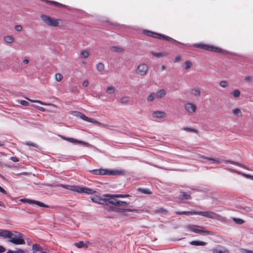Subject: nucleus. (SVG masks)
Instances as JSON below:
<instances>
[{
  "label": "nucleus",
  "mask_w": 253,
  "mask_h": 253,
  "mask_svg": "<svg viewBox=\"0 0 253 253\" xmlns=\"http://www.w3.org/2000/svg\"><path fill=\"white\" fill-rule=\"evenodd\" d=\"M0 192H1L3 194H6V191L0 186Z\"/></svg>",
  "instance_id": "69168bd1"
},
{
  "label": "nucleus",
  "mask_w": 253,
  "mask_h": 253,
  "mask_svg": "<svg viewBox=\"0 0 253 253\" xmlns=\"http://www.w3.org/2000/svg\"><path fill=\"white\" fill-rule=\"evenodd\" d=\"M233 220L237 224H242L244 223V221L243 219L239 218H233Z\"/></svg>",
  "instance_id": "c03bdc74"
},
{
  "label": "nucleus",
  "mask_w": 253,
  "mask_h": 253,
  "mask_svg": "<svg viewBox=\"0 0 253 253\" xmlns=\"http://www.w3.org/2000/svg\"><path fill=\"white\" fill-rule=\"evenodd\" d=\"M117 194H108L104 196L106 197V204L105 205H108L111 204L114 206L113 210L117 212H123V211H136L137 210L135 209H124L123 207H125L127 205V203L126 202L118 200L117 198Z\"/></svg>",
  "instance_id": "f257e3e1"
},
{
  "label": "nucleus",
  "mask_w": 253,
  "mask_h": 253,
  "mask_svg": "<svg viewBox=\"0 0 253 253\" xmlns=\"http://www.w3.org/2000/svg\"><path fill=\"white\" fill-rule=\"evenodd\" d=\"M194 47H199L202 49H204L207 50L213 51L218 53L223 52V50L218 47L214 46L211 45L205 44L202 43L194 44L193 45Z\"/></svg>",
  "instance_id": "6e6552de"
},
{
  "label": "nucleus",
  "mask_w": 253,
  "mask_h": 253,
  "mask_svg": "<svg viewBox=\"0 0 253 253\" xmlns=\"http://www.w3.org/2000/svg\"><path fill=\"white\" fill-rule=\"evenodd\" d=\"M192 65L193 63L190 60H186L184 63V69L187 70L189 69Z\"/></svg>",
  "instance_id": "bb28decb"
},
{
  "label": "nucleus",
  "mask_w": 253,
  "mask_h": 253,
  "mask_svg": "<svg viewBox=\"0 0 253 253\" xmlns=\"http://www.w3.org/2000/svg\"><path fill=\"white\" fill-rule=\"evenodd\" d=\"M183 129L188 132H192L194 133L197 132V130L196 129L189 127H184L183 128Z\"/></svg>",
  "instance_id": "4c0bfd02"
},
{
  "label": "nucleus",
  "mask_w": 253,
  "mask_h": 253,
  "mask_svg": "<svg viewBox=\"0 0 253 253\" xmlns=\"http://www.w3.org/2000/svg\"><path fill=\"white\" fill-rule=\"evenodd\" d=\"M181 60H182L181 56L180 55H177L174 58V62H175V63L178 62L180 61Z\"/></svg>",
  "instance_id": "8fccbe9b"
},
{
  "label": "nucleus",
  "mask_w": 253,
  "mask_h": 253,
  "mask_svg": "<svg viewBox=\"0 0 253 253\" xmlns=\"http://www.w3.org/2000/svg\"><path fill=\"white\" fill-rule=\"evenodd\" d=\"M96 69L99 72L103 71L104 69V65L102 63H99L96 65Z\"/></svg>",
  "instance_id": "473e14b6"
},
{
  "label": "nucleus",
  "mask_w": 253,
  "mask_h": 253,
  "mask_svg": "<svg viewBox=\"0 0 253 253\" xmlns=\"http://www.w3.org/2000/svg\"><path fill=\"white\" fill-rule=\"evenodd\" d=\"M84 121H85L86 122L94 123V124H96L97 125H101V123H100L97 121H96L94 119H91V118H88L87 117H86V118L85 119Z\"/></svg>",
  "instance_id": "72a5a7b5"
},
{
  "label": "nucleus",
  "mask_w": 253,
  "mask_h": 253,
  "mask_svg": "<svg viewBox=\"0 0 253 253\" xmlns=\"http://www.w3.org/2000/svg\"><path fill=\"white\" fill-rule=\"evenodd\" d=\"M106 92L109 94H112L115 92V88L113 86L107 87Z\"/></svg>",
  "instance_id": "79ce46f5"
},
{
  "label": "nucleus",
  "mask_w": 253,
  "mask_h": 253,
  "mask_svg": "<svg viewBox=\"0 0 253 253\" xmlns=\"http://www.w3.org/2000/svg\"><path fill=\"white\" fill-rule=\"evenodd\" d=\"M11 233V232L8 230H1L0 231V237H2L4 238H8L9 239Z\"/></svg>",
  "instance_id": "6ab92c4d"
},
{
  "label": "nucleus",
  "mask_w": 253,
  "mask_h": 253,
  "mask_svg": "<svg viewBox=\"0 0 253 253\" xmlns=\"http://www.w3.org/2000/svg\"><path fill=\"white\" fill-rule=\"evenodd\" d=\"M190 244L194 246H205L206 243L203 241H192L190 242Z\"/></svg>",
  "instance_id": "a878e982"
},
{
  "label": "nucleus",
  "mask_w": 253,
  "mask_h": 253,
  "mask_svg": "<svg viewBox=\"0 0 253 253\" xmlns=\"http://www.w3.org/2000/svg\"><path fill=\"white\" fill-rule=\"evenodd\" d=\"M156 98V94L154 92H151L147 97V100L148 102L153 101Z\"/></svg>",
  "instance_id": "cd10ccee"
},
{
  "label": "nucleus",
  "mask_w": 253,
  "mask_h": 253,
  "mask_svg": "<svg viewBox=\"0 0 253 253\" xmlns=\"http://www.w3.org/2000/svg\"><path fill=\"white\" fill-rule=\"evenodd\" d=\"M61 137L63 139L66 140H68L69 142H70L71 143H80V144L85 145L86 146H88L89 145L86 142H84V141H80V140H78L77 139H75L73 138H67V137H64V136H61Z\"/></svg>",
  "instance_id": "dca6fc26"
},
{
  "label": "nucleus",
  "mask_w": 253,
  "mask_h": 253,
  "mask_svg": "<svg viewBox=\"0 0 253 253\" xmlns=\"http://www.w3.org/2000/svg\"><path fill=\"white\" fill-rule=\"evenodd\" d=\"M33 250L36 252V251H41L42 249L41 248L39 244H34L32 246Z\"/></svg>",
  "instance_id": "ea45409f"
},
{
  "label": "nucleus",
  "mask_w": 253,
  "mask_h": 253,
  "mask_svg": "<svg viewBox=\"0 0 253 253\" xmlns=\"http://www.w3.org/2000/svg\"><path fill=\"white\" fill-rule=\"evenodd\" d=\"M213 253H229L228 251L225 248L217 247L212 250Z\"/></svg>",
  "instance_id": "a211bd4d"
},
{
  "label": "nucleus",
  "mask_w": 253,
  "mask_h": 253,
  "mask_svg": "<svg viewBox=\"0 0 253 253\" xmlns=\"http://www.w3.org/2000/svg\"><path fill=\"white\" fill-rule=\"evenodd\" d=\"M241 252L242 253H253V251L246 249H242Z\"/></svg>",
  "instance_id": "bf43d9fd"
},
{
  "label": "nucleus",
  "mask_w": 253,
  "mask_h": 253,
  "mask_svg": "<svg viewBox=\"0 0 253 253\" xmlns=\"http://www.w3.org/2000/svg\"><path fill=\"white\" fill-rule=\"evenodd\" d=\"M20 201L23 203H27L30 204V201H32V200L27 199H21Z\"/></svg>",
  "instance_id": "052dcab7"
},
{
  "label": "nucleus",
  "mask_w": 253,
  "mask_h": 253,
  "mask_svg": "<svg viewBox=\"0 0 253 253\" xmlns=\"http://www.w3.org/2000/svg\"><path fill=\"white\" fill-rule=\"evenodd\" d=\"M144 34L145 35L154 38L159 39L163 40H166L169 42H173L174 44H180L181 43L172 38L168 37L167 36H165L164 35L158 34L156 33H154L151 31H147V30H144L143 31Z\"/></svg>",
  "instance_id": "39448f33"
},
{
  "label": "nucleus",
  "mask_w": 253,
  "mask_h": 253,
  "mask_svg": "<svg viewBox=\"0 0 253 253\" xmlns=\"http://www.w3.org/2000/svg\"><path fill=\"white\" fill-rule=\"evenodd\" d=\"M89 172L96 175H117L122 173V170H111L106 169H100L89 170Z\"/></svg>",
  "instance_id": "20e7f679"
},
{
  "label": "nucleus",
  "mask_w": 253,
  "mask_h": 253,
  "mask_svg": "<svg viewBox=\"0 0 253 253\" xmlns=\"http://www.w3.org/2000/svg\"><path fill=\"white\" fill-rule=\"evenodd\" d=\"M40 17L47 26L55 27H61L63 25V22L61 19H55L45 14H42Z\"/></svg>",
  "instance_id": "7ed1b4c3"
},
{
  "label": "nucleus",
  "mask_w": 253,
  "mask_h": 253,
  "mask_svg": "<svg viewBox=\"0 0 253 253\" xmlns=\"http://www.w3.org/2000/svg\"><path fill=\"white\" fill-rule=\"evenodd\" d=\"M205 159H206L208 160L211 161V163H212V164H218L221 162H224L225 163H230L232 164L236 165H237L239 166H241V165L238 163L233 162L231 161H229V160H223L219 158L206 157Z\"/></svg>",
  "instance_id": "9b49d317"
},
{
  "label": "nucleus",
  "mask_w": 253,
  "mask_h": 253,
  "mask_svg": "<svg viewBox=\"0 0 253 253\" xmlns=\"http://www.w3.org/2000/svg\"><path fill=\"white\" fill-rule=\"evenodd\" d=\"M20 104L22 105H23V106H27L29 105V103L28 101H26V100H21L20 101Z\"/></svg>",
  "instance_id": "864d4df0"
},
{
  "label": "nucleus",
  "mask_w": 253,
  "mask_h": 253,
  "mask_svg": "<svg viewBox=\"0 0 253 253\" xmlns=\"http://www.w3.org/2000/svg\"><path fill=\"white\" fill-rule=\"evenodd\" d=\"M31 106H32L34 108H36L38 109V110H39L40 111H42V112H44L45 110V109L43 107H40V106L36 105L35 104H32Z\"/></svg>",
  "instance_id": "09e8293b"
},
{
  "label": "nucleus",
  "mask_w": 253,
  "mask_h": 253,
  "mask_svg": "<svg viewBox=\"0 0 253 253\" xmlns=\"http://www.w3.org/2000/svg\"><path fill=\"white\" fill-rule=\"evenodd\" d=\"M5 251V249L1 246H0V253H2L4 252Z\"/></svg>",
  "instance_id": "774afa93"
},
{
  "label": "nucleus",
  "mask_w": 253,
  "mask_h": 253,
  "mask_svg": "<svg viewBox=\"0 0 253 253\" xmlns=\"http://www.w3.org/2000/svg\"><path fill=\"white\" fill-rule=\"evenodd\" d=\"M219 85L221 87L225 88L228 86L229 84L227 81L223 80L219 82Z\"/></svg>",
  "instance_id": "7c9ffc66"
},
{
  "label": "nucleus",
  "mask_w": 253,
  "mask_h": 253,
  "mask_svg": "<svg viewBox=\"0 0 253 253\" xmlns=\"http://www.w3.org/2000/svg\"><path fill=\"white\" fill-rule=\"evenodd\" d=\"M151 53L155 57H160L165 56L168 55V53L166 52H155L154 51H151Z\"/></svg>",
  "instance_id": "b1692460"
},
{
  "label": "nucleus",
  "mask_w": 253,
  "mask_h": 253,
  "mask_svg": "<svg viewBox=\"0 0 253 253\" xmlns=\"http://www.w3.org/2000/svg\"><path fill=\"white\" fill-rule=\"evenodd\" d=\"M138 191L142 193L146 194H151V192L150 190L147 188H139L138 189Z\"/></svg>",
  "instance_id": "2f4dec72"
},
{
  "label": "nucleus",
  "mask_w": 253,
  "mask_h": 253,
  "mask_svg": "<svg viewBox=\"0 0 253 253\" xmlns=\"http://www.w3.org/2000/svg\"><path fill=\"white\" fill-rule=\"evenodd\" d=\"M193 214L200 215L210 219H216L218 217V215L217 214L211 211H193Z\"/></svg>",
  "instance_id": "9d476101"
},
{
  "label": "nucleus",
  "mask_w": 253,
  "mask_h": 253,
  "mask_svg": "<svg viewBox=\"0 0 253 253\" xmlns=\"http://www.w3.org/2000/svg\"><path fill=\"white\" fill-rule=\"evenodd\" d=\"M233 113L236 116H241L242 115V112L241 111V110L239 108H236L232 110Z\"/></svg>",
  "instance_id": "58836bf2"
},
{
  "label": "nucleus",
  "mask_w": 253,
  "mask_h": 253,
  "mask_svg": "<svg viewBox=\"0 0 253 253\" xmlns=\"http://www.w3.org/2000/svg\"><path fill=\"white\" fill-rule=\"evenodd\" d=\"M47 2L50 4H54L55 6H57V7L63 6V5L62 4L58 3V2H57L56 1H47Z\"/></svg>",
  "instance_id": "a18cd8bd"
},
{
  "label": "nucleus",
  "mask_w": 253,
  "mask_h": 253,
  "mask_svg": "<svg viewBox=\"0 0 253 253\" xmlns=\"http://www.w3.org/2000/svg\"><path fill=\"white\" fill-rule=\"evenodd\" d=\"M29 61H30V60H29V58L28 57H25L23 60V63L24 64H27L29 63Z\"/></svg>",
  "instance_id": "6e6d98bb"
},
{
  "label": "nucleus",
  "mask_w": 253,
  "mask_h": 253,
  "mask_svg": "<svg viewBox=\"0 0 253 253\" xmlns=\"http://www.w3.org/2000/svg\"><path fill=\"white\" fill-rule=\"evenodd\" d=\"M129 97L128 96H124L121 98L120 100L121 103H126L129 101Z\"/></svg>",
  "instance_id": "e433bc0d"
},
{
  "label": "nucleus",
  "mask_w": 253,
  "mask_h": 253,
  "mask_svg": "<svg viewBox=\"0 0 253 253\" xmlns=\"http://www.w3.org/2000/svg\"><path fill=\"white\" fill-rule=\"evenodd\" d=\"M73 114L74 116H76L77 117H79L80 119H81L84 121L85 120V119L86 118V117L83 113H82L80 112H78V111L74 112Z\"/></svg>",
  "instance_id": "393cba45"
},
{
  "label": "nucleus",
  "mask_w": 253,
  "mask_h": 253,
  "mask_svg": "<svg viewBox=\"0 0 253 253\" xmlns=\"http://www.w3.org/2000/svg\"><path fill=\"white\" fill-rule=\"evenodd\" d=\"M188 230L191 232L197 234L204 233L206 235H212V232L205 229V228L201 226L196 225H189L187 226Z\"/></svg>",
  "instance_id": "0eeeda50"
},
{
  "label": "nucleus",
  "mask_w": 253,
  "mask_h": 253,
  "mask_svg": "<svg viewBox=\"0 0 253 253\" xmlns=\"http://www.w3.org/2000/svg\"><path fill=\"white\" fill-rule=\"evenodd\" d=\"M231 94L236 98L239 97L240 95V91L238 89H235L231 92Z\"/></svg>",
  "instance_id": "c9c22d12"
},
{
  "label": "nucleus",
  "mask_w": 253,
  "mask_h": 253,
  "mask_svg": "<svg viewBox=\"0 0 253 253\" xmlns=\"http://www.w3.org/2000/svg\"><path fill=\"white\" fill-rule=\"evenodd\" d=\"M148 69L149 67L147 64L140 63L136 67V73L140 76H144L147 74Z\"/></svg>",
  "instance_id": "1a4fd4ad"
},
{
  "label": "nucleus",
  "mask_w": 253,
  "mask_h": 253,
  "mask_svg": "<svg viewBox=\"0 0 253 253\" xmlns=\"http://www.w3.org/2000/svg\"><path fill=\"white\" fill-rule=\"evenodd\" d=\"M22 234L17 232H12L8 241L15 245H23L25 243Z\"/></svg>",
  "instance_id": "423d86ee"
},
{
  "label": "nucleus",
  "mask_w": 253,
  "mask_h": 253,
  "mask_svg": "<svg viewBox=\"0 0 253 253\" xmlns=\"http://www.w3.org/2000/svg\"><path fill=\"white\" fill-rule=\"evenodd\" d=\"M180 197L181 199H190L191 197L189 195L187 194L185 192H181Z\"/></svg>",
  "instance_id": "c756f323"
},
{
  "label": "nucleus",
  "mask_w": 253,
  "mask_h": 253,
  "mask_svg": "<svg viewBox=\"0 0 253 253\" xmlns=\"http://www.w3.org/2000/svg\"><path fill=\"white\" fill-rule=\"evenodd\" d=\"M152 116L153 118H163L166 116V113L163 111H155L152 112Z\"/></svg>",
  "instance_id": "4468645a"
},
{
  "label": "nucleus",
  "mask_w": 253,
  "mask_h": 253,
  "mask_svg": "<svg viewBox=\"0 0 253 253\" xmlns=\"http://www.w3.org/2000/svg\"><path fill=\"white\" fill-rule=\"evenodd\" d=\"M25 98L29 100V101L31 102H36V103H39L42 105H46V106H49V105H51V104L50 103H45V102H42L41 101V100H34V99H30L29 98H28V97H25Z\"/></svg>",
  "instance_id": "5701e85b"
},
{
  "label": "nucleus",
  "mask_w": 253,
  "mask_h": 253,
  "mask_svg": "<svg viewBox=\"0 0 253 253\" xmlns=\"http://www.w3.org/2000/svg\"><path fill=\"white\" fill-rule=\"evenodd\" d=\"M193 211H176V213L177 214H180V215H181V214L188 215L189 214H193Z\"/></svg>",
  "instance_id": "49530a36"
},
{
  "label": "nucleus",
  "mask_w": 253,
  "mask_h": 253,
  "mask_svg": "<svg viewBox=\"0 0 253 253\" xmlns=\"http://www.w3.org/2000/svg\"><path fill=\"white\" fill-rule=\"evenodd\" d=\"M84 121H85L86 122L94 123V124H96L97 125H101V123H100L97 121H96L94 119H91V118H88L87 117H86V118L85 119Z\"/></svg>",
  "instance_id": "f704fd0d"
},
{
  "label": "nucleus",
  "mask_w": 253,
  "mask_h": 253,
  "mask_svg": "<svg viewBox=\"0 0 253 253\" xmlns=\"http://www.w3.org/2000/svg\"><path fill=\"white\" fill-rule=\"evenodd\" d=\"M167 94V91L166 89L163 88L157 91V92L155 93L156 94V98L157 99H160L163 97H164Z\"/></svg>",
  "instance_id": "f3484780"
},
{
  "label": "nucleus",
  "mask_w": 253,
  "mask_h": 253,
  "mask_svg": "<svg viewBox=\"0 0 253 253\" xmlns=\"http://www.w3.org/2000/svg\"><path fill=\"white\" fill-rule=\"evenodd\" d=\"M158 212H162L164 214H166L167 213V211L164 208H160L158 210Z\"/></svg>",
  "instance_id": "4d7b16f0"
},
{
  "label": "nucleus",
  "mask_w": 253,
  "mask_h": 253,
  "mask_svg": "<svg viewBox=\"0 0 253 253\" xmlns=\"http://www.w3.org/2000/svg\"><path fill=\"white\" fill-rule=\"evenodd\" d=\"M25 144L26 145H28V146H33V147H35L36 146V144L34 143H32V142H26L25 143Z\"/></svg>",
  "instance_id": "0e129e2a"
},
{
  "label": "nucleus",
  "mask_w": 253,
  "mask_h": 253,
  "mask_svg": "<svg viewBox=\"0 0 253 253\" xmlns=\"http://www.w3.org/2000/svg\"><path fill=\"white\" fill-rule=\"evenodd\" d=\"M191 94L194 96L199 97L201 95L200 89L198 87L192 88L190 91Z\"/></svg>",
  "instance_id": "aec40b11"
},
{
  "label": "nucleus",
  "mask_w": 253,
  "mask_h": 253,
  "mask_svg": "<svg viewBox=\"0 0 253 253\" xmlns=\"http://www.w3.org/2000/svg\"><path fill=\"white\" fill-rule=\"evenodd\" d=\"M253 80V78L252 76H247L245 78V80L248 82H252Z\"/></svg>",
  "instance_id": "5fc2aeb1"
},
{
  "label": "nucleus",
  "mask_w": 253,
  "mask_h": 253,
  "mask_svg": "<svg viewBox=\"0 0 253 253\" xmlns=\"http://www.w3.org/2000/svg\"><path fill=\"white\" fill-rule=\"evenodd\" d=\"M63 78V76L60 73H57L55 75V80L57 82H60Z\"/></svg>",
  "instance_id": "a19ab883"
},
{
  "label": "nucleus",
  "mask_w": 253,
  "mask_h": 253,
  "mask_svg": "<svg viewBox=\"0 0 253 253\" xmlns=\"http://www.w3.org/2000/svg\"><path fill=\"white\" fill-rule=\"evenodd\" d=\"M111 50L113 52H120L123 51V49L116 46L112 47Z\"/></svg>",
  "instance_id": "de8ad7c7"
},
{
  "label": "nucleus",
  "mask_w": 253,
  "mask_h": 253,
  "mask_svg": "<svg viewBox=\"0 0 253 253\" xmlns=\"http://www.w3.org/2000/svg\"><path fill=\"white\" fill-rule=\"evenodd\" d=\"M16 253H25L23 250L18 249L16 251Z\"/></svg>",
  "instance_id": "338daca9"
},
{
  "label": "nucleus",
  "mask_w": 253,
  "mask_h": 253,
  "mask_svg": "<svg viewBox=\"0 0 253 253\" xmlns=\"http://www.w3.org/2000/svg\"><path fill=\"white\" fill-rule=\"evenodd\" d=\"M76 246L78 247V248H82L84 247V243L83 241H81V242H79V243H76Z\"/></svg>",
  "instance_id": "603ef678"
},
{
  "label": "nucleus",
  "mask_w": 253,
  "mask_h": 253,
  "mask_svg": "<svg viewBox=\"0 0 253 253\" xmlns=\"http://www.w3.org/2000/svg\"><path fill=\"white\" fill-rule=\"evenodd\" d=\"M88 85V81L87 80H85L83 83V86L84 87H87Z\"/></svg>",
  "instance_id": "e2e57ef3"
},
{
  "label": "nucleus",
  "mask_w": 253,
  "mask_h": 253,
  "mask_svg": "<svg viewBox=\"0 0 253 253\" xmlns=\"http://www.w3.org/2000/svg\"><path fill=\"white\" fill-rule=\"evenodd\" d=\"M81 56L83 58H87L89 55V53L87 50H83L81 53Z\"/></svg>",
  "instance_id": "37998d69"
},
{
  "label": "nucleus",
  "mask_w": 253,
  "mask_h": 253,
  "mask_svg": "<svg viewBox=\"0 0 253 253\" xmlns=\"http://www.w3.org/2000/svg\"><path fill=\"white\" fill-rule=\"evenodd\" d=\"M10 160L14 162H17L19 161V159L16 157H11L10 158Z\"/></svg>",
  "instance_id": "680f3d73"
},
{
  "label": "nucleus",
  "mask_w": 253,
  "mask_h": 253,
  "mask_svg": "<svg viewBox=\"0 0 253 253\" xmlns=\"http://www.w3.org/2000/svg\"><path fill=\"white\" fill-rule=\"evenodd\" d=\"M184 109L189 114H192L196 112L197 106L193 103L187 102L184 104Z\"/></svg>",
  "instance_id": "f8f14e48"
},
{
  "label": "nucleus",
  "mask_w": 253,
  "mask_h": 253,
  "mask_svg": "<svg viewBox=\"0 0 253 253\" xmlns=\"http://www.w3.org/2000/svg\"><path fill=\"white\" fill-rule=\"evenodd\" d=\"M59 186L63 187L65 189L70 190L76 191V192L77 187V186L70 185H63V184H60Z\"/></svg>",
  "instance_id": "412c9836"
},
{
  "label": "nucleus",
  "mask_w": 253,
  "mask_h": 253,
  "mask_svg": "<svg viewBox=\"0 0 253 253\" xmlns=\"http://www.w3.org/2000/svg\"><path fill=\"white\" fill-rule=\"evenodd\" d=\"M117 194H108L104 196L106 197V204L105 205H108L111 204L114 206L113 210L117 212H123V211H136L137 210L135 209H124L123 207H125L127 205V203L126 202L118 200L117 198Z\"/></svg>",
  "instance_id": "f03ea898"
},
{
  "label": "nucleus",
  "mask_w": 253,
  "mask_h": 253,
  "mask_svg": "<svg viewBox=\"0 0 253 253\" xmlns=\"http://www.w3.org/2000/svg\"><path fill=\"white\" fill-rule=\"evenodd\" d=\"M14 29L16 31L20 32L22 30V27L20 25H16L14 26Z\"/></svg>",
  "instance_id": "3c124183"
},
{
  "label": "nucleus",
  "mask_w": 253,
  "mask_h": 253,
  "mask_svg": "<svg viewBox=\"0 0 253 253\" xmlns=\"http://www.w3.org/2000/svg\"><path fill=\"white\" fill-rule=\"evenodd\" d=\"M117 196L119 198H126L129 196L128 194H117Z\"/></svg>",
  "instance_id": "13d9d810"
},
{
  "label": "nucleus",
  "mask_w": 253,
  "mask_h": 253,
  "mask_svg": "<svg viewBox=\"0 0 253 253\" xmlns=\"http://www.w3.org/2000/svg\"><path fill=\"white\" fill-rule=\"evenodd\" d=\"M91 200L96 203H98L99 204L105 205L106 204V197L105 198H101L99 196H94L91 198Z\"/></svg>",
  "instance_id": "2eb2a0df"
},
{
  "label": "nucleus",
  "mask_w": 253,
  "mask_h": 253,
  "mask_svg": "<svg viewBox=\"0 0 253 253\" xmlns=\"http://www.w3.org/2000/svg\"><path fill=\"white\" fill-rule=\"evenodd\" d=\"M4 41L8 43H11L13 42L14 38L12 36H7L4 38Z\"/></svg>",
  "instance_id": "c85d7f7f"
},
{
  "label": "nucleus",
  "mask_w": 253,
  "mask_h": 253,
  "mask_svg": "<svg viewBox=\"0 0 253 253\" xmlns=\"http://www.w3.org/2000/svg\"><path fill=\"white\" fill-rule=\"evenodd\" d=\"M29 202H30V204H36L41 207H44V208H48V205H46L44 204V203H43L41 202L38 201L32 200V201H30Z\"/></svg>",
  "instance_id": "4be33fe9"
},
{
  "label": "nucleus",
  "mask_w": 253,
  "mask_h": 253,
  "mask_svg": "<svg viewBox=\"0 0 253 253\" xmlns=\"http://www.w3.org/2000/svg\"><path fill=\"white\" fill-rule=\"evenodd\" d=\"M76 192L78 193H86L87 194H92L95 192V191L93 189L88 187L77 186Z\"/></svg>",
  "instance_id": "ddd939ff"
}]
</instances>
